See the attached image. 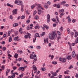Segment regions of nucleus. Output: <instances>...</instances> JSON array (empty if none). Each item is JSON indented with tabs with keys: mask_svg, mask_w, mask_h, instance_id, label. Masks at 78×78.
Returning a JSON list of instances; mask_svg holds the SVG:
<instances>
[{
	"mask_svg": "<svg viewBox=\"0 0 78 78\" xmlns=\"http://www.w3.org/2000/svg\"><path fill=\"white\" fill-rule=\"evenodd\" d=\"M49 38L51 40H55L57 37V34L56 31L52 32L49 34Z\"/></svg>",
	"mask_w": 78,
	"mask_h": 78,
	"instance_id": "obj_1",
	"label": "nucleus"
},
{
	"mask_svg": "<svg viewBox=\"0 0 78 78\" xmlns=\"http://www.w3.org/2000/svg\"><path fill=\"white\" fill-rule=\"evenodd\" d=\"M36 6H37L39 8H41V9H44L42 7V5H41L40 4H37V2H36L35 3V5H32L31 6V8L32 9H33L34 8V7H36Z\"/></svg>",
	"mask_w": 78,
	"mask_h": 78,
	"instance_id": "obj_2",
	"label": "nucleus"
},
{
	"mask_svg": "<svg viewBox=\"0 0 78 78\" xmlns=\"http://www.w3.org/2000/svg\"><path fill=\"white\" fill-rule=\"evenodd\" d=\"M22 1H20V5H21V11L22 12H23V4Z\"/></svg>",
	"mask_w": 78,
	"mask_h": 78,
	"instance_id": "obj_3",
	"label": "nucleus"
},
{
	"mask_svg": "<svg viewBox=\"0 0 78 78\" xmlns=\"http://www.w3.org/2000/svg\"><path fill=\"white\" fill-rule=\"evenodd\" d=\"M31 36V34L28 33L27 34V35H25L24 36V37L25 39H28V37H29V39H30L31 38V37H30Z\"/></svg>",
	"mask_w": 78,
	"mask_h": 78,
	"instance_id": "obj_4",
	"label": "nucleus"
},
{
	"mask_svg": "<svg viewBox=\"0 0 78 78\" xmlns=\"http://www.w3.org/2000/svg\"><path fill=\"white\" fill-rule=\"evenodd\" d=\"M36 55L34 54V55L33 54H31L30 55V59H34V58H36Z\"/></svg>",
	"mask_w": 78,
	"mask_h": 78,
	"instance_id": "obj_5",
	"label": "nucleus"
},
{
	"mask_svg": "<svg viewBox=\"0 0 78 78\" xmlns=\"http://www.w3.org/2000/svg\"><path fill=\"white\" fill-rule=\"evenodd\" d=\"M78 37H77V38L76 39L74 43L72 44V45L74 46L75 45V44H78Z\"/></svg>",
	"mask_w": 78,
	"mask_h": 78,
	"instance_id": "obj_6",
	"label": "nucleus"
},
{
	"mask_svg": "<svg viewBox=\"0 0 78 78\" xmlns=\"http://www.w3.org/2000/svg\"><path fill=\"white\" fill-rule=\"evenodd\" d=\"M17 9H15L13 10V11L12 12H13V15H14V14H17Z\"/></svg>",
	"mask_w": 78,
	"mask_h": 78,
	"instance_id": "obj_7",
	"label": "nucleus"
},
{
	"mask_svg": "<svg viewBox=\"0 0 78 78\" xmlns=\"http://www.w3.org/2000/svg\"><path fill=\"white\" fill-rule=\"evenodd\" d=\"M15 4H17L18 5H20V1L18 0H16L15 2Z\"/></svg>",
	"mask_w": 78,
	"mask_h": 78,
	"instance_id": "obj_8",
	"label": "nucleus"
},
{
	"mask_svg": "<svg viewBox=\"0 0 78 78\" xmlns=\"http://www.w3.org/2000/svg\"><path fill=\"white\" fill-rule=\"evenodd\" d=\"M23 29H22V28L21 27L20 28V34H22V33H23V34H25V31H22V30Z\"/></svg>",
	"mask_w": 78,
	"mask_h": 78,
	"instance_id": "obj_9",
	"label": "nucleus"
},
{
	"mask_svg": "<svg viewBox=\"0 0 78 78\" xmlns=\"http://www.w3.org/2000/svg\"><path fill=\"white\" fill-rule=\"evenodd\" d=\"M66 59H68V60H69V59H71V55H67L66 57Z\"/></svg>",
	"mask_w": 78,
	"mask_h": 78,
	"instance_id": "obj_10",
	"label": "nucleus"
},
{
	"mask_svg": "<svg viewBox=\"0 0 78 78\" xmlns=\"http://www.w3.org/2000/svg\"><path fill=\"white\" fill-rule=\"evenodd\" d=\"M72 56L73 58H75L76 56V54L74 51H73L72 53Z\"/></svg>",
	"mask_w": 78,
	"mask_h": 78,
	"instance_id": "obj_11",
	"label": "nucleus"
},
{
	"mask_svg": "<svg viewBox=\"0 0 78 78\" xmlns=\"http://www.w3.org/2000/svg\"><path fill=\"white\" fill-rule=\"evenodd\" d=\"M33 70H37V68L36 67V66L33 65Z\"/></svg>",
	"mask_w": 78,
	"mask_h": 78,
	"instance_id": "obj_12",
	"label": "nucleus"
},
{
	"mask_svg": "<svg viewBox=\"0 0 78 78\" xmlns=\"http://www.w3.org/2000/svg\"><path fill=\"white\" fill-rule=\"evenodd\" d=\"M19 25V24H18V23H15L13 24V27H17Z\"/></svg>",
	"mask_w": 78,
	"mask_h": 78,
	"instance_id": "obj_13",
	"label": "nucleus"
},
{
	"mask_svg": "<svg viewBox=\"0 0 78 78\" xmlns=\"http://www.w3.org/2000/svg\"><path fill=\"white\" fill-rule=\"evenodd\" d=\"M78 35V32H76L75 33V37H76Z\"/></svg>",
	"mask_w": 78,
	"mask_h": 78,
	"instance_id": "obj_14",
	"label": "nucleus"
},
{
	"mask_svg": "<svg viewBox=\"0 0 78 78\" xmlns=\"http://www.w3.org/2000/svg\"><path fill=\"white\" fill-rule=\"evenodd\" d=\"M43 26L44 27H45V28H46L47 30H48V28H49L48 26H47L45 24H44Z\"/></svg>",
	"mask_w": 78,
	"mask_h": 78,
	"instance_id": "obj_15",
	"label": "nucleus"
},
{
	"mask_svg": "<svg viewBox=\"0 0 78 78\" xmlns=\"http://www.w3.org/2000/svg\"><path fill=\"white\" fill-rule=\"evenodd\" d=\"M7 6L11 7V8H13V5H11L9 3H7L6 5Z\"/></svg>",
	"mask_w": 78,
	"mask_h": 78,
	"instance_id": "obj_16",
	"label": "nucleus"
},
{
	"mask_svg": "<svg viewBox=\"0 0 78 78\" xmlns=\"http://www.w3.org/2000/svg\"><path fill=\"white\" fill-rule=\"evenodd\" d=\"M57 62L55 61H54L52 62V64L54 65H56V64H57Z\"/></svg>",
	"mask_w": 78,
	"mask_h": 78,
	"instance_id": "obj_17",
	"label": "nucleus"
},
{
	"mask_svg": "<svg viewBox=\"0 0 78 78\" xmlns=\"http://www.w3.org/2000/svg\"><path fill=\"white\" fill-rule=\"evenodd\" d=\"M34 19H36V20H38V19H39V16L37 15L35 16Z\"/></svg>",
	"mask_w": 78,
	"mask_h": 78,
	"instance_id": "obj_18",
	"label": "nucleus"
},
{
	"mask_svg": "<svg viewBox=\"0 0 78 78\" xmlns=\"http://www.w3.org/2000/svg\"><path fill=\"white\" fill-rule=\"evenodd\" d=\"M46 69H45V68L44 67L42 68L41 69V70H42V71H45V70H46Z\"/></svg>",
	"mask_w": 78,
	"mask_h": 78,
	"instance_id": "obj_19",
	"label": "nucleus"
},
{
	"mask_svg": "<svg viewBox=\"0 0 78 78\" xmlns=\"http://www.w3.org/2000/svg\"><path fill=\"white\" fill-rule=\"evenodd\" d=\"M38 14L40 15L41 14V10L40 9H38Z\"/></svg>",
	"mask_w": 78,
	"mask_h": 78,
	"instance_id": "obj_20",
	"label": "nucleus"
},
{
	"mask_svg": "<svg viewBox=\"0 0 78 78\" xmlns=\"http://www.w3.org/2000/svg\"><path fill=\"white\" fill-rule=\"evenodd\" d=\"M18 55H19L18 54L16 53L15 54L14 56L15 58H17Z\"/></svg>",
	"mask_w": 78,
	"mask_h": 78,
	"instance_id": "obj_21",
	"label": "nucleus"
},
{
	"mask_svg": "<svg viewBox=\"0 0 78 78\" xmlns=\"http://www.w3.org/2000/svg\"><path fill=\"white\" fill-rule=\"evenodd\" d=\"M39 34H37V33H36L34 36L35 37H40V36H39Z\"/></svg>",
	"mask_w": 78,
	"mask_h": 78,
	"instance_id": "obj_22",
	"label": "nucleus"
},
{
	"mask_svg": "<svg viewBox=\"0 0 78 78\" xmlns=\"http://www.w3.org/2000/svg\"><path fill=\"white\" fill-rule=\"evenodd\" d=\"M56 7H57V8H60V5H59V4H57Z\"/></svg>",
	"mask_w": 78,
	"mask_h": 78,
	"instance_id": "obj_23",
	"label": "nucleus"
},
{
	"mask_svg": "<svg viewBox=\"0 0 78 78\" xmlns=\"http://www.w3.org/2000/svg\"><path fill=\"white\" fill-rule=\"evenodd\" d=\"M11 41H12V37L10 36L9 39V42H11Z\"/></svg>",
	"mask_w": 78,
	"mask_h": 78,
	"instance_id": "obj_24",
	"label": "nucleus"
},
{
	"mask_svg": "<svg viewBox=\"0 0 78 78\" xmlns=\"http://www.w3.org/2000/svg\"><path fill=\"white\" fill-rule=\"evenodd\" d=\"M63 27L62 26L60 28L59 30L60 31L62 32V31H63Z\"/></svg>",
	"mask_w": 78,
	"mask_h": 78,
	"instance_id": "obj_25",
	"label": "nucleus"
},
{
	"mask_svg": "<svg viewBox=\"0 0 78 78\" xmlns=\"http://www.w3.org/2000/svg\"><path fill=\"white\" fill-rule=\"evenodd\" d=\"M69 72H70V71H69V70H67L66 71H65L64 73L66 74H69Z\"/></svg>",
	"mask_w": 78,
	"mask_h": 78,
	"instance_id": "obj_26",
	"label": "nucleus"
},
{
	"mask_svg": "<svg viewBox=\"0 0 78 78\" xmlns=\"http://www.w3.org/2000/svg\"><path fill=\"white\" fill-rule=\"evenodd\" d=\"M15 74L14 73H12V76H11L12 78H15Z\"/></svg>",
	"mask_w": 78,
	"mask_h": 78,
	"instance_id": "obj_27",
	"label": "nucleus"
},
{
	"mask_svg": "<svg viewBox=\"0 0 78 78\" xmlns=\"http://www.w3.org/2000/svg\"><path fill=\"white\" fill-rule=\"evenodd\" d=\"M18 38H19V37H18V36H17V37H15L14 39V41H16V40H17V39H18Z\"/></svg>",
	"mask_w": 78,
	"mask_h": 78,
	"instance_id": "obj_28",
	"label": "nucleus"
},
{
	"mask_svg": "<svg viewBox=\"0 0 78 78\" xmlns=\"http://www.w3.org/2000/svg\"><path fill=\"white\" fill-rule=\"evenodd\" d=\"M20 70H21L22 71H24L25 70V69H24V68L23 67H20Z\"/></svg>",
	"mask_w": 78,
	"mask_h": 78,
	"instance_id": "obj_29",
	"label": "nucleus"
},
{
	"mask_svg": "<svg viewBox=\"0 0 78 78\" xmlns=\"http://www.w3.org/2000/svg\"><path fill=\"white\" fill-rule=\"evenodd\" d=\"M44 8H46V9H47L48 8V5H44Z\"/></svg>",
	"mask_w": 78,
	"mask_h": 78,
	"instance_id": "obj_30",
	"label": "nucleus"
},
{
	"mask_svg": "<svg viewBox=\"0 0 78 78\" xmlns=\"http://www.w3.org/2000/svg\"><path fill=\"white\" fill-rule=\"evenodd\" d=\"M69 69H73V66L71 65L68 68Z\"/></svg>",
	"mask_w": 78,
	"mask_h": 78,
	"instance_id": "obj_31",
	"label": "nucleus"
},
{
	"mask_svg": "<svg viewBox=\"0 0 78 78\" xmlns=\"http://www.w3.org/2000/svg\"><path fill=\"white\" fill-rule=\"evenodd\" d=\"M17 34H18V31H16L15 33V36H17Z\"/></svg>",
	"mask_w": 78,
	"mask_h": 78,
	"instance_id": "obj_32",
	"label": "nucleus"
},
{
	"mask_svg": "<svg viewBox=\"0 0 78 78\" xmlns=\"http://www.w3.org/2000/svg\"><path fill=\"white\" fill-rule=\"evenodd\" d=\"M66 2L65 1H62L61 3V5H64V4H65L66 3Z\"/></svg>",
	"mask_w": 78,
	"mask_h": 78,
	"instance_id": "obj_33",
	"label": "nucleus"
},
{
	"mask_svg": "<svg viewBox=\"0 0 78 78\" xmlns=\"http://www.w3.org/2000/svg\"><path fill=\"white\" fill-rule=\"evenodd\" d=\"M62 62H66V60H65V58H63L62 60Z\"/></svg>",
	"mask_w": 78,
	"mask_h": 78,
	"instance_id": "obj_34",
	"label": "nucleus"
},
{
	"mask_svg": "<svg viewBox=\"0 0 78 78\" xmlns=\"http://www.w3.org/2000/svg\"><path fill=\"white\" fill-rule=\"evenodd\" d=\"M67 31L68 33L69 34L70 32V30L69 28L67 29Z\"/></svg>",
	"mask_w": 78,
	"mask_h": 78,
	"instance_id": "obj_35",
	"label": "nucleus"
},
{
	"mask_svg": "<svg viewBox=\"0 0 78 78\" xmlns=\"http://www.w3.org/2000/svg\"><path fill=\"white\" fill-rule=\"evenodd\" d=\"M36 48H37V49H41V46H37L36 47Z\"/></svg>",
	"mask_w": 78,
	"mask_h": 78,
	"instance_id": "obj_36",
	"label": "nucleus"
},
{
	"mask_svg": "<svg viewBox=\"0 0 78 78\" xmlns=\"http://www.w3.org/2000/svg\"><path fill=\"white\" fill-rule=\"evenodd\" d=\"M47 19H50V15L49 14H48L47 15Z\"/></svg>",
	"mask_w": 78,
	"mask_h": 78,
	"instance_id": "obj_37",
	"label": "nucleus"
},
{
	"mask_svg": "<svg viewBox=\"0 0 78 78\" xmlns=\"http://www.w3.org/2000/svg\"><path fill=\"white\" fill-rule=\"evenodd\" d=\"M23 75V73H22V74L20 75V78H22Z\"/></svg>",
	"mask_w": 78,
	"mask_h": 78,
	"instance_id": "obj_38",
	"label": "nucleus"
},
{
	"mask_svg": "<svg viewBox=\"0 0 78 78\" xmlns=\"http://www.w3.org/2000/svg\"><path fill=\"white\" fill-rule=\"evenodd\" d=\"M56 75L57 74L56 73H54L52 75L53 76H56Z\"/></svg>",
	"mask_w": 78,
	"mask_h": 78,
	"instance_id": "obj_39",
	"label": "nucleus"
},
{
	"mask_svg": "<svg viewBox=\"0 0 78 78\" xmlns=\"http://www.w3.org/2000/svg\"><path fill=\"white\" fill-rule=\"evenodd\" d=\"M54 58V55H52L51 57V59H53V58Z\"/></svg>",
	"mask_w": 78,
	"mask_h": 78,
	"instance_id": "obj_40",
	"label": "nucleus"
},
{
	"mask_svg": "<svg viewBox=\"0 0 78 78\" xmlns=\"http://www.w3.org/2000/svg\"><path fill=\"white\" fill-rule=\"evenodd\" d=\"M36 13H37V12L36 11H34V12L33 15L35 16V14H36Z\"/></svg>",
	"mask_w": 78,
	"mask_h": 78,
	"instance_id": "obj_41",
	"label": "nucleus"
},
{
	"mask_svg": "<svg viewBox=\"0 0 78 78\" xmlns=\"http://www.w3.org/2000/svg\"><path fill=\"white\" fill-rule=\"evenodd\" d=\"M21 19H25V16H22L21 17Z\"/></svg>",
	"mask_w": 78,
	"mask_h": 78,
	"instance_id": "obj_42",
	"label": "nucleus"
},
{
	"mask_svg": "<svg viewBox=\"0 0 78 78\" xmlns=\"http://www.w3.org/2000/svg\"><path fill=\"white\" fill-rule=\"evenodd\" d=\"M50 19H47V23H49L50 22Z\"/></svg>",
	"mask_w": 78,
	"mask_h": 78,
	"instance_id": "obj_43",
	"label": "nucleus"
},
{
	"mask_svg": "<svg viewBox=\"0 0 78 78\" xmlns=\"http://www.w3.org/2000/svg\"><path fill=\"white\" fill-rule=\"evenodd\" d=\"M2 49H3V51H5V50H6V47H3L2 48Z\"/></svg>",
	"mask_w": 78,
	"mask_h": 78,
	"instance_id": "obj_44",
	"label": "nucleus"
},
{
	"mask_svg": "<svg viewBox=\"0 0 78 78\" xmlns=\"http://www.w3.org/2000/svg\"><path fill=\"white\" fill-rule=\"evenodd\" d=\"M68 20V23H70V22H71V19L70 18H69Z\"/></svg>",
	"mask_w": 78,
	"mask_h": 78,
	"instance_id": "obj_45",
	"label": "nucleus"
},
{
	"mask_svg": "<svg viewBox=\"0 0 78 78\" xmlns=\"http://www.w3.org/2000/svg\"><path fill=\"white\" fill-rule=\"evenodd\" d=\"M71 34L72 37H73V35H74V33L73 32H72L71 33Z\"/></svg>",
	"mask_w": 78,
	"mask_h": 78,
	"instance_id": "obj_46",
	"label": "nucleus"
},
{
	"mask_svg": "<svg viewBox=\"0 0 78 78\" xmlns=\"http://www.w3.org/2000/svg\"><path fill=\"white\" fill-rule=\"evenodd\" d=\"M34 62H36V61H37V58H34Z\"/></svg>",
	"mask_w": 78,
	"mask_h": 78,
	"instance_id": "obj_47",
	"label": "nucleus"
},
{
	"mask_svg": "<svg viewBox=\"0 0 78 78\" xmlns=\"http://www.w3.org/2000/svg\"><path fill=\"white\" fill-rule=\"evenodd\" d=\"M64 6H66V7H68L69 6L68 4H66L64 5Z\"/></svg>",
	"mask_w": 78,
	"mask_h": 78,
	"instance_id": "obj_48",
	"label": "nucleus"
},
{
	"mask_svg": "<svg viewBox=\"0 0 78 78\" xmlns=\"http://www.w3.org/2000/svg\"><path fill=\"white\" fill-rule=\"evenodd\" d=\"M2 68L3 70H4V69H5V66L4 65L2 66Z\"/></svg>",
	"mask_w": 78,
	"mask_h": 78,
	"instance_id": "obj_49",
	"label": "nucleus"
},
{
	"mask_svg": "<svg viewBox=\"0 0 78 78\" xmlns=\"http://www.w3.org/2000/svg\"><path fill=\"white\" fill-rule=\"evenodd\" d=\"M30 22V20H27V23H29Z\"/></svg>",
	"mask_w": 78,
	"mask_h": 78,
	"instance_id": "obj_50",
	"label": "nucleus"
},
{
	"mask_svg": "<svg viewBox=\"0 0 78 78\" xmlns=\"http://www.w3.org/2000/svg\"><path fill=\"white\" fill-rule=\"evenodd\" d=\"M5 44V42L4 41H2V45H4V44Z\"/></svg>",
	"mask_w": 78,
	"mask_h": 78,
	"instance_id": "obj_51",
	"label": "nucleus"
},
{
	"mask_svg": "<svg viewBox=\"0 0 78 78\" xmlns=\"http://www.w3.org/2000/svg\"><path fill=\"white\" fill-rule=\"evenodd\" d=\"M62 58H61V57H60L59 59V61H62Z\"/></svg>",
	"mask_w": 78,
	"mask_h": 78,
	"instance_id": "obj_52",
	"label": "nucleus"
},
{
	"mask_svg": "<svg viewBox=\"0 0 78 78\" xmlns=\"http://www.w3.org/2000/svg\"><path fill=\"white\" fill-rule=\"evenodd\" d=\"M10 34H11V32H10V31H9L8 33V36H10Z\"/></svg>",
	"mask_w": 78,
	"mask_h": 78,
	"instance_id": "obj_53",
	"label": "nucleus"
},
{
	"mask_svg": "<svg viewBox=\"0 0 78 78\" xmlns=\"http://www.w3.org/2000/svg\"><path fill=\"white\" fill-rule=\"evenodd\" d=\"M44 34H45V32H43L42 34V36H44Z\"/></svg>",
	"mask_w": 78,
	"mask_h": 78,
	"instance_id": "obj_54",
	"label": "nucleus"
},
{
	"mask_svg": "<svg viewBox=\"0 0 78 78\" xmlns=\"http://www.w3.org/2000/svg\"><path fill=\"white\" fill-rule=\"evenodd\" d=\"M46 42L47 43V44H48V39L47 38H46Z\"/></svg>",
	"mask_w": 78,
	"mask_h": 78,
	"instance_id": "obj_55",
	"label": "nucleus"
},
{
	"mask_svg": "<svg viewBox=\"0 0 78 78\" xmlns=\"http://www.w3.org/2000/svg\"><path fill=\"white\" fill-rule=\"evenodd\" d=\"M76 21V20H75V19H73L72 20V22L73 23H75V22Z\"/></svg>",
	"mask_w": 78,
	"mask_h": 78,
	"instance_id": "obj_56",
	"label": "nucleus"
},
{
	"mask_svg": "<svg viewBox=\"0 0 78 78\" xmlns=\"http://www.w3.org/2000/svg\"><path fill=\"white\" fill-rule=\"evenodd\" d=\"M13 70H16V69H17V67L16 66H14V67L13 68Z\"/></svg>",
	"mask_w": 78,
	"mask_h": 78,
	"instance_id": "obj_57",
	"label": "nucleus"
},
{
	"mask_svg": "<svg viewBox=\"0 0 78 78\" xmlns=\"http://www.w3.org/2000/svg\"><path fill=\"white\" fill-rule=\"evenodd\" d=\"M3 53H2V51L0 50V55H2Z\"/></svg>",
	"mask_w": 78,
	"mask_h": 78,
	"instance_id": "obj_58",
	"label": "nucleus"
},
{
	"mask_svg": "<svg viewBox=\"0 0 78 78\" xmlns=\"http://www.w3.org/2000/svg\"><path fill=\"white\" fill-rule=\"evenodd\" d=\"M52 21H53V22H56V20L55 19H52Z\"/></svg>",
	"mask_w": 78,
	"mask_h": 78,
	"instance_id": "obj_59",
	"label": "nucleus"
},
{
	"mask_svg": "<svg viewBox=\"0 0 78 78\" xmlns=\"http://www.w3.org/2000/svg\"><path fill=\"white\" fill-rule=\"evenodd\" d=\"M58 34V35H60L61 34V33H60L59 31H57Z\"/></svg>",
	"mask_w": 78,
	"mask_h": 78,
	"instance_id": "obj_60",
	"label": "nucleus"
},
{
	"mask_svg": "<svg viewBox=\"0 0 78 78\" xmlns=\"http://www.w3.org/2000/svg\"><path fill=\"white\" fill-rule=\"evenodd\" d=\"M47 3L48 5H50V4H51V2H50L49 1H48L47 2Z\"/></svg>",
	"mask_w": 78,
	"mask_h": 78,
	"instance_id": "obj_61",
	"label": "nucleus"
},
{
	"mask_svg": "<svg viewBox=\"0 0 78 78\" xmlns=\"http://www.w3.org/2000/svg\"><path fill=\"white\" fill-rule=\"evenodd\" d=\"M62 12H64V10L63 9H62V10H61Z\"/></svg>",
	"mask_w": 78,
	"mask_h": 78,
	"instance_id": "obj_62",
	"label": "nucleus"
},
{
	"mask_svg": "<svg viewBox=\"0 0 78 78\" xmlns=\"http://www.w3.org/2000/svg\"><path fill=\"white\" fill-rule=\"evenodd\" d=\"M76 78H78V73H76V76H75Z\"/></svg>",
	"mask_w": 78,
	"mask_h": 78,
	"instance_id": "obj_63",
	"label": "nucleus"
},
{
	"mask_svg": "<svg viewBox=\"0 0 78 78\" xmlns=\"http://www.w3.org/2000/svg\"><path fill=\"white\" fill-rule=\"evenodd\" d=\"M30 48H34L33 46H29Z\"/></svg>",
	"mask_w": 78,
	"mask_h": 78,
	"instance_id": "obj_64",
	"label": "nucleus"
}]
</instances>
